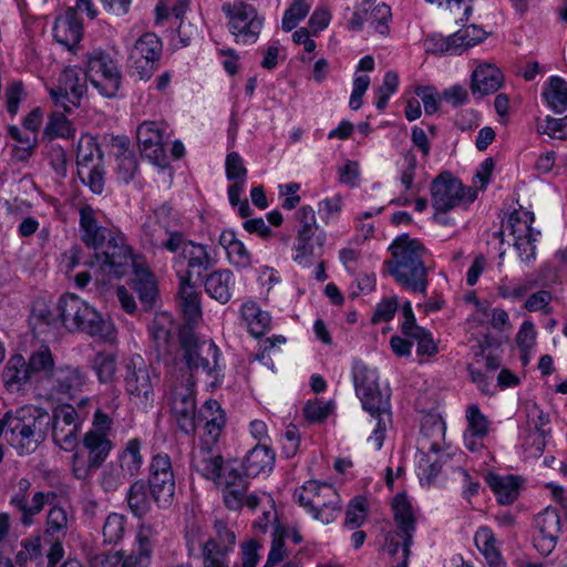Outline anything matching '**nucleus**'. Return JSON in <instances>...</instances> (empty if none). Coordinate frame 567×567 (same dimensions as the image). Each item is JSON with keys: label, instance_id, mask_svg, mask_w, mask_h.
<instances>
[{"label": "nucleus", "instance_id": "f257e3e1", "mask_svg": "<svg viewBox=\"0 0 567 567\" xmlns=\"http://www.w3.org/2000/svg\"><path fill=\"white\" fill-rule=\"evenodd\" d=\"M79 225L81 240L93 249L101 272L107 279L121 278L133 267L132 288L137 292L142 303L152 306L157 292L154 277L134 259L124 235L100 226L95 210L89 205L80 208Z\"/></svg>", "mask_w": 567, "mask_h": 567}, {"label": "nucleus", "instance_id": "f03ea898", "mask_svg": "<svg viewBox=\"0 0 567 567\" xmlns=\"http://www.w3.org/2000/svg\"><path fill=\"white\" fill-rule=\"evenodd\" d=\"M391 259L384 261L390 276L405 290L426 295L431 270L425 264L427 250L409 234L398 236L389 247Z\"/></svg>", "mask_w": 567, "mask_h": 567}, {"label": "nucleus", "instance_id": "7ed1b4c3", "mask_svg": "<svg viewBox=\"0 0 567 567\" xmlns=\"http://www.w3.org/2000/svg\"><path fill=\"white\" fill-rule=\"evenodd\" d=\"M351 372L355 394L360 399L363 410L377 420L370 440L380 450L383 445L384 433L392 419L390 390L380 389L378 370L368 367L361 360L353 361Z\"/></svg>", "mask_w": 567, "mask_h": 567}, {"label": "nucleus", "instance_id": "20e7f679", "mask_svg": "<svg viewBox=\"0 0 567 567\" xmlns=\"http://www.w3.org/2000/svg\"><path fill=\"white\" fill-rule=\"evenodd\" d=\"M49 424V412L24 405L4 413V439L19 455H29L45 440Z\"/></svg>", "mask_w": 567, "mask_h": 567}, {"label": "nucleus", "instance_id": "39448f33", "mask_svg": "<svg viewBox=\"0 0 567 567\" xmlns=\"http://www.w3.org/2000/svg\"><path fill=\"white\" fill-rule=\"evenodd\" d=\"M392 512L396 528L385 534L382 550L388 556L390 567H408L416 518L405 494L394 496Z\"/></svg>", "mask_w": 567, "mask_h": 567}, {"label": "nucleus", "instance_id": "423d86ee", "mask_svg": "<svg viewBox=\"0 0 567 567\" xmlns=\"http://www.w3.org/2000/svg\"><path fill=\"white\" fill-rule=\"evenodd\" d=\"M58 310L63 327L69 331H82L107 342L116 338L113 322L74 293L62 296Z\"/></svg>", "mask_w": 567, "mask_h": 567}, {"label": "nucleus", "instance_id": "0eeeda50", "mask_svg": "<svg viewBox=\"0 0 567 567\" xmlns=\"http://www.w3.org/2000/svg\"><path fill=\"white\" fill-rule=\"evenodd\" d=\"M167 234L168 238L163 240L159 247L169 252H178L174 258L178 279L181 276H187V280H192L193 276L202 277L216 264L208 246L186 239L181 231H167Z\"/></svg>", "mask_w": 567, "mask_h": 567}, {"label": "nucleus", "instance_id": "6e6552de", "mask_svg": "<svg viewBox=\"0 0 567 567\" xmlns=\"http://www.w3.org/2000/svg\"><path fill=\"white\" fill-rule=\"evenodd\" d=\"M179 342L187 368L192 372H203L212 378V385H220L225 364L221 362V352L214 341L198 340L192 331H184L179 336Z\"/></svg>", "mask_w": 567, "mask_h": 567}, {"label": "nucleus", "instance_id": "1a4fd4ad", "mask_svg": "<svg viewBox=\"0 0 567 567\" xmlns=\"http://www.w3.org/2000/svg\"><path fill=\"white\" fill-rule=\"evenodd\" d=\"M296 218L299 227L293 245L292 260L299 266L308 268L313 264L316 257L321 256L327 234L318 225L315 210L310 205L301 206L296 213Z\"/></svg>", "mask_w": 567, "mask_h": 567}, {"label": "nucleus", "instance_id": "9d476101", "mask_svg": "<svg viewBox=\"0 0 567 567\" xmlns=\"http://www.w3.org/2000/svg\"><path fill=\"white\" fill-rule=\"evenodd\" d=\"M158 377L152 372L140 354L132 355L125 364L124 386L130 400L140 409L153 406L154 384Z\"/></svg>", "mask_w": 567, "mask_h": 567}, {"label": "nucleus", "instance_id": "9b49d317", "mask_svg": "<svg viewBox=\"0 0 567 567\" xmlns=\"http://www.w3.org/2000/svg\"><path fill=\"white\" fill-rule=\"evenodd\" d=\"M83 73L100 95L114 97L117 94L122 74L109 53L100 50L89 53Z\"/></svg>", "mask_w": 567, "mask_h": 567}, {"label": "nucleus", "instance_id": "f8f14e48", "mask_svg": "<svg viewBox=\"0 0 567 567\" xmlns=\"http://www.w3.org/2000/svg\"><path fill=\"white\" fill-rule=\"evenodd\" d=\"M221 11L228 19L229 30L237 43L252 44L258 40L264 18L258 16L255 7L235 0L233 3H224Z\"/></svg>", "mask_w": 567, "mask_h": 567}, {"label": "nucleus", "instance_id": "ddd939ff", "mask_svg": "<svg viewBox=\"0 0 567 567\" xmlns=\"http://www.w3.org/2000/svg\"><path fill=\"white\" fill-rule=\"evenodd\" d=\"M163 43L154 32L142 34L131 48L127 66L133 76L148 81L158 68Z\"/></svg>", "mask_w": 567, "mask_h": 567}, {"label": "nucleus", "instance_id": "4468645a", "mask_svg": "<svg viewBox=\"0 0 567 567\" xmlns=\"http://www.w3.org/2000/svg\"><path fill=\"white\" fill-rule=\"evenodd\" d=\"M53 443L65 452H72L79 444V433L83 425V415L74 412L69 403L59 404L49 413Z\"/></svg>", "mask_w": 567, "mask_h": 567}, {"label": "nucleus", "instance_id": "2eb2a0df", "mask_svg": "<svg viewBox=\"0 0 567 567\" xmlns=\"http://www.w3.org/2000/svg\"><path fill=\"white\" fill-rule=\"evenodd\" d=\"M194 388L195 383L189 377L185 382L175 383L168 395L171 413L178 429L186 435H193L197 426Z\"/></svg>", "mask_w": 567, "mask_h": 567}, {"label": "nucleus", "instance_id": "dca6fc26", "mask_svg": "<svg viewBox=\"0 0 567 567\" xmlns=\"http://www.w3.org/2000/svg\"><path fill=\"white\" fill-rule=\"evenodd\" d=\"M86 82L89 81L81 69L65 68L58 79V84L49 90L54 106L72 113L80 106L81 100L86 93Z\"/></svg>", "mask_w": 567, "mask_h": 567}, {"label": "nucleus", "instance_id": "f3484780", "mask_svg": "<svg viewBox=\"0 0 567 567\" xmlns=\"http://www.w3.org/2000/svg\"><path fill=\"white\" fill-rule=\"evenodd\" d=\"M146 484L150 487L153 501L159 508H167L172 505L175 494V477L168 454L157 453L153 455Z\"/></svg>", "mask_w": 567, "mask_h": 567}, {"label": "nucleus", "instance_id": "a211bd4d", "mask_svg": "<svg viewBox=\"0 0 567 567\" xmlns=\"http://www.w3.org/2000/svg\"><path fill=\"white\" fill-rule=\"evenodd\" d=\"M90 384V377L86 370L80 365H59L53 374L47 379L49 398L58 400H73L83 392Z\"/></svg>", "mask_w": 567, "mask_h": 567}, {"label": "nucleus", "instance_id": "6ab92c4d", "mask_svg": "<svg viewBox=\"0 0 567 567\" xmlns=\"http://www.w3.org/2000/svg\"><path fill=\"white\" fill-rule=\"evenodd\" d=\"M534 221V213L524 209H515L507 219L514 247L519 259L525 264H530L536 258V241L540 231L533 228Z\"/></svg>", "mask_w": 567, "mask_h": 567}, {"label": "nucleus", "instance_id": "aec40b11", "mask_svg": "<svg viewBox=\"0 0 567 567\" xmlns=\"http://www.w3.org/2000/svg\"><path fill=\"white\" fill-rule=\"evenodd\" d=\"M474 194L465 198L462 183L449 172L441 173L431 183V200L436 212L446 213L462 203L474 202Z\"/></svg>", "mask_w": 567, "mask_h": 567}, {"label": "nucleus", "instance_id": "412c9836", "mask_svg": "<svg viewBox=\"0 0 567 567\" xmlns=\"http://www.w3.org/2000/svg\"><path fill=\"white\" fill-rule=\"evenodd\" d=\"M215 485L223 493L225 506L230 511H239L244 506V495L249 487V476L241 474L234 463L227 462L215 480Z\"/></svg>", "mask_w": 567, "mask_h": 567}, {"label": "nucleus", "instance_id": "4be33fe9", "mask_svg": "<svg viewBox=\"0 0 567 567\" xmlns=\"http://www.w3.org/2000/svg\"><path fill=\"white\" fill-rule=\"evenodd\" d=\"M534 526V547L540 555L548 556L555 549L561 533L560 515L556 508L547 506L535 516Z\"/></svg>", "mask_w": 567, "mask_h": 567}, {"label": "nucleus", "instance_id": "5701e85b", "mask_svg": "<svg viewBox=\"0 0 567 567\" xmlns=\"http://www.w3.org/2000/svg\"><path fill=\"white\" fill-rule=\"evenodd\" d=\"M165 124L145 121L137 127V141L141 153L158 167H166L168 159L163 142Z\"/></svg>", "mask_w": 567, "mask_h": 567}, {"label": "nucleus", "instance_id": "b1692460", "mask_svg": "<svg viewBox=\"0 0 567 567\" xmlns=\"http://www.w3.org/2000/svg\"><path fill=\"white\" fill-rule=\"evenodd\" d=\"M150 536V528H141L136 536V547L131 553L121 550L105 556L102 560V567H150L153 553Z\"/></svg>", "mask_w": 567, "mask_h": 567}, {"label": "nucleus", "instance_id": "393cba45", "mask_svg": "<svg viewBox=\"0 0 567 567\" xmlns=\"http://www.w3.org/2000/svg\"><path fill=\"white\" fill-rule=\"evenodd\" d=\"M58 498L54 492H35L31 499L29 495H12L10 505L20 514V522L23 526L29 527L34 524V517L39 515L45 505H52Z\"/></svg>", "mask_w": 567, "mask_h": 567}, {"label": "nucleus", "instance_id": "a878e982", "mask_svg": "<svg viewBox=\"0 0 567 567\" xmlns=\"http://www.w3.org/2000/svg\"><path fill=\"white\" fill-rule=\"evenodd\" d=\"M53 37L69 50H72L82 39L83 24L75 9H66L55 18Z\"/></svg>", "mask_w": 567, "mask_h": 567}, {"label": "nucleus", "instance_id": "bb28decb", "mask_svg": "<svg viewBox=\"0 0 567 567\" xmlns=\"http://www.w3.org/2000/svg\"><path fill=\"white\" fill-rule=\"evenodd\" d=\"M341 509L342 504L340 495L331 484H324L323 489H320L317 499L307 513H309L313 519L328 525L338 518Z\"/></svg>", "mask_w": 567, "mask_h": 567}, {"label": "nucleus", "instance_id": "cd10ccee", "mask_svg": "<svg viewBox=\"0 0 567 567\" xmlns=\"http://www.w3.org/2000/svg\"><path fill=\"white\" fill-rule=\"evenodd\" d=\"M224 465L223 456L212 446L198 445L193 451L192 470L205 480L215 482Z\"/></svg>", "mask_w": 567, "mask_h": 567}, {"label": "nucleus", "instance_id": "c85d7f7f", "mask_svg": "<svg viewBox=\"0 0 567 567\" xmlns=\"http://www.w3.org/2000/svg\"><path fill=\"white\" fill-rule=\"evenodd\" d=\"M178 305L188 323H195L202 318L200 295L187 276H181L178 291Z\"/></svg>", "mask_w": 567, "mask_h": 567}, {"label": "nucleus", "instance_id": "c756f323", "mask_svg": "<svg viewBox=\"0 0 567 567\" xmlns=\"http://www.w3.org/2000/svg\"><path fill=\"white\" fill-rule=\"evenodd\" d=\"M503 83L501 70L493 64L478 65L472 73L471 91L480 96L495 93Z\"/></svg>", "mask_w": 567, "mask_h": 567}, {"label": "nucleus", "instance_id": "7c9ffc66", "mask_svg": "<svg viewBox=\"0 0 567 567\" xmlns=\"http://www.w3.org/2000/svg\"><path fill=\"white\" fill-rule=\"evenodd\" d=\"M31 379L32 375L27 359L22 354L11 355L2 371V381L6 389L9 392H19Z\"/></svg>", "mask_w": 567, "mask_h": 567}, {"label": "nucleus", "instance_id": "2f4dec72", "mask_svg": "<svg viewBox=\"0 0 567 567\" xmlns=\"http://www.w3.org/2000/svg\"><path fill=\"white\" fill-rule=\"evenodd\" d=\"M485 482L501 505H511L518 498L522 483L518 476L488 473L485 476Z\"/></svg>", "mask_w": 567, "mask_h": 567}, {"label": "nucleus", "instance_id": "473e14b6", "mask_svg": "<svg viewBox=\"0 0 567 567\" xmlns=\"http://www.w3.org/2000/svg\"><path fill=\"white\" fill-rule=\"evenodd\" d=\"M275 464V453L267 445L257 444L249 450L243 460V468L246 476L256 477L268 473Z\"/></svg>", "mask_w": 567, "mask_h": 567}, {"label": "nucleus", "instance_id": "72a5a7b5", "mask_svg": "<svg viewBox=\"0 0 567 567\" xmlns=\"http://www.w3.org/2000/svg\"><path fill=\"white\" fill-rule=\"evenodd\" d=\"M81 443L87 453L91 466L99 468L106 461L114 446L110 436L95 432H85Z\"/></svg>", "mask_w": 567, "mask_h": 567}, {"label": "nucleus", "instance_id": "f704fd0d", "mask_svg": "<svg viewBox=\"0 0 567 567\" xmlns=\"http://www.w3.org/2000/svg\"><path fill=\"white\" fill-rule=\"evenodd\" d=\"M219 244L226 250L228 261L236 268L246 269L251 266V254L245 244L236 237L235 231L224 230Z\"/></svg>", "mask_w": 567, "mask_h": 567}, {"label": "nucleus", "instance_id": "c9c22d12", "mask_svg": "<svg viewBox=\"0 0 567 567\" xmlns=\"http://www.w3.org/2000/svg\"><path fill=\"white\" fill-rule=\"evenodd\" d=\"M233 286L234 275L228 269L215 270L204 281L207 295L223 305L230 300Z\"/></svg>", "mask_w": 567, "mask_h": 567}, {"label": "nucleus", "instance_id": "e433bc0d", "mask_svg": "<svg viewBox=\"0 0 567 567\" xmlns=\"http://www.w3.org/2000/svg\"><path fill=\"white\" fill-rule=\"evenodd\" d=\"M240 316L249 333L254 337L265 334L270 328V316L255 301H247L240 308Z\"/></svg>", "mask_w": 567, "mask_h": 567}, {"label": "nucleus", "instance_id": "4c0bfd02", "mask_svg": "<svg viewBox=\"0 0 567 567\" xmlns=\"http://www.w3.org/2000/svg\"><path fill=\"white\" fill-rule=\"evenodd\" d=\"M141 449L142 441L138 437H134L126 442L117 456L118 467L128 478L138 475L141 472L144 462Z\"/></svg>", "mask_w": 567, "mask_h": 567}, {"label": "nucleus", "instance_id": "58836bf2", "mask_svg": "<svg viewBox=\"0 0 567 567\" xmlns=\"http://www.w3.org/2000/svg\"><path fill=\"white\" fill-rule=\"evenodd\" d=\"M152 495L150 487L144 480H136L126 494L127 505L135 517L142 518L152 508Z\"/></svg>", "mask_w": 567, "mask_h": 567}, {"label": "nucleus", "instance_id": "ea45409f", "mask_svg": "<svg viewBox=\"0 0 567 567\" xmlns=\"http://www.w3.org/2000/svg\"><path fill=\"white\" fill-rule=\"evenodd\" d=\"M27 363L32 378L40 377L45 384L47 379L52 375L53 371L58 368L55 367L53 354L47 346H42L33 351L27 360Z\"/></svg>", "mask_w": 567, "mask_h": 567}, {"label": "nucleus", "instance_id": "a19ab883", "mask_svg": "<svg viewBox=\"0 0 567 567\" xmlns=\"http://www.w3.org/2000/svg\"><path fill=\"white\" fill-rule=\"evenodd\" d=\"M78 175L83 179L85 169L103 165V154L99 145L91 138L80 141L76 154Z\"/></svg>", "mask_w": 567, "mask_h": 567}, {"label": "nucleus", "instance_id": "79ce46f5", "mask_svg": "<svg viewBox=\"0 0 567 567\" xmlns=\"http://www.w3.org/2000/svg\"><path fill=\"white\" fill-rule=\"evenodd\" d=\"M543 97L555 113H564L567 110V82L559 76H551L543 91Z\"/></svg>", "mask_w": 567, "mask_h": 567}, {"label": "nucleus", "instance_id": "37998d69", "mask_svg": "<svg viewBox=\"0 0 567 567\" xmlns=\"http://www.w3.org/2000/svg\"><path fill=\"white\" fill-rule=\"evenodd\" d=\"M91 369L100 383H111L115 380L117 357L114 352L99 351L91 360Z\"/></svg>", "mask_w": 567, "mask_h": 567}, {"label": "nucleus", "instance_id": "c03bdc74", "mask_svg": "<svg viewBox=\"0 0 567 567\" xmlns=\"http://www.w3.org/2000/svg\"><path fill=\"white\" fill-rule=\"evenodd\" d=\"M474 543L487 565L504 560L501 550L496 546L495 535L489 527L481 526L475 533Z\"/></svg>", "mask_w": 567, "mask_h": 567}, {"label": "nucleus", "instance_id": "a18cd8bd", "mask_svg": "<svg viewBox=\"0 0 567 567\" xmlns=\"http://www.w3.org/2000/svg\"><path fill=\"white\" fill-rule=\"evenodd\" d=\"M68 112L63 111L61 107H55V110L50 114L49 121L44 128V134L49 138H71L73 137L75 130L68 118Z\"/></svg>", "mask_w": 567, "mask_h": 567}, {"label": "nucleus", "instance_id": "49530a36", "mask_svg": "<svg viewBox=\"0 0 567 567\" xmlns=\"http://www.w3.org/2000/svg\"><path fill=\"white\" fill-rule=\"evenodd\" d=\"M50 509L47 515V528L45 535L61 539L64 537L69 529V516L65 508L55 505H50Z\"/></svg>", "mask_w": 567, "mask_h": 567}, {"label": "nucleus", "instance_id": "de8ad7c7", "mask_svg": "<svg viewBox=\"0 0 567 567\" xmlns=\"http://www.w3.org/2000/svg\"><path fill=\"white\" fill-rule=\"evenodd\" d=\"M122 152L116 156L117 177L124 183H130L138 171L137 158L135 154L125 147V143L121 142Z\"/></svg>", "mask_w": 567, "mask_h": 567}, {"label": "nucleus", "instance_id": "09e8293b", "mask_svg": "<svg viewBox=\"0 0 567 567\" xmlns=\"http://www.w3.org/2000/svg\"><path fill=\"white\" fill-rule=\"evenodd\" d=\"M125 516L111 513L104 522L102 528L103 542L105 544H117L124 536L125 533Z\"/></svg>", "mask_w": 567, "mask_h": 567}, {"label": "nucleus", "instance_id": "8fccbe9b", "mask_svg": "<svg viewBox=\"0 0 567 567\" xmlns=\"http://www.w3.org/2000/svg\"><path fill=\"white\" fill-rule=\"evenodd\" d=\"M368 508L364 497H354L347 507L344 527L352 530L362 526L367 519Z\"/></svg>", "mask_w": 567, "mask_h": 567}, {"label": "nucleus", "instance_id": "3c124183", "mask_svg": "<svg viewBox=\"0 0 567 567\" xmlns=\"http://www.w3.org/2000/svg\"><path fill=\"white\" fill-rule=\"evenodd\" d=\"M310 8V3L306 0H293L284 13L281 21L282 30L286 32L293 30L307 17Z\"/></svg>", "mask_w": 567, "mask_h": 567}, {"label": "nucleus", "instance_id": "603ef678", "mask_svg": "<svg viewBox=\"0 0 567 567\" xmlns=\"http://www.w3.org/2000/svg\"><path fill=\"white\" fill-rule=\"evenodd\" d=\"M214 527L216 530V538L209 537L206 542H213L220 554L228 556L236 544L235 533L223 520H216Z\"/></svg>", "mask_w": 567, "mask_h": 567}, {"label": "nucleus", "instance_id": "864d4df0", "mask_svg": "<svg viewBox=\"0 0 567 567\" xmlns=\"http://www.w3.org/2000/svg\"><path fill=\"white\" fill-rule=\"evenodd\" d=\"M467 429L465 432L474 433L476 436H486L489 431V422L482 413L477 404H470L466 409Z\"/></svg>", "mask_w": 567, "mask_h": 567}, {"label": "nucleus", "instance_id": "5fc2aeb1", "mask_svg": "<svg viewBox=\"0 0 567 567\" xmlns=\"http://www.w3.org/2000/svg\"><path fill=\"white\" fill-rule=\"evenodd\" d=\"M225 169L227 179L233 184L246 185L248 172L243 157L237 152L227 155Z\"/></svg>", "mask_w": 567, "mask_h": 567}, {"label": "nucleus", "instance_id": "6e6d98bb", "mask_svg": "<svg viewBox=\"0 0 567 567\" xmlns=\"http://www.w3.org/2000/svg\"><path fill=\"white\" fill-rule=\"evenodd\" d=\"M405 337L416 342V352L419 355L432 357L437 353V346L431 332L423 327L414 328V331L408 332Z\"/></svg>", "mask_w": 567, "mask_h": 567}, {"label": "nucleus", "instance_id": "4d7b16f0", "mask_svg": "<svg viewBox=\"0 0 567 567\" xmlns=\"http://www.w3.org/2000/svg\"><path fill=\"white\" fill-rule=\"evenodd\" d=\"M126 477L127 476L118 467V465L110 463L101 472L100 486L104 492L112 493L118 489Z\"/></svg>", "mask_w": 567, "mask_h": 567}, {"label": "nucleus", "instance_id": "13d9d810", "mask_svg": "<svg viewBox=\"0 0 567 567\" xmlns=\"http://www.w3.org/2000/svg\"><path fill=\"white\" fill-rule=\"evenodd\" d=\"M324 484L318 481H308L295 491L293 497L308 512L317 499L320 489H323Z\"/></svg>", "mask_w": 567, "mask_h": 567}, {"label": "nucleus", "instance_id": "bf43d9fd", "mask_svg": "<svg viewBox=\"0 0 567 567\" xmlns=\"http://www.w3.org/2000/svg\"><path fill=\"white\" fill-rule=\"evenodd\" d=\"M536 281L524 280L515 284H506L502 281L497 287V295L501 298L509 299L512 301L520 300L534 286Z\"/></svg>", "mask_w": 567, "mask_h": 567}, {"label": "nucleus", "instance_id": "052dcab7", "mask_svg": "<svg viewBox=\"0 0 567 567\" xmlns=\"http://www.w3.org/2000/svg\"><path fill=\"white\" fill-rule=\"evenodd\" d=\"M537 131L554 138H567V115L560 118L546 116L543 123L537 125Z\"/></svg>", "mask_w": 567, "mask_h": 567}, {"label": "nucleus", "instance_id": "680f3d73", "mask_svg": "<svg viewBox=\"0 0 567 567\" xmlns=\"http://www.w3.org/2000/svg\"><path fill=\"white\" fill-rule=\"evenodd\" d=\"M4 97L7 112L14 116L19 111L21 101L25 97L23 83L21 81L9 83L4 91Z\"/></svg>", "mask_w": 567, "mask_h": 567}, {"label": "nucleus", "instance_id": "e2e57ef3", "mask_svg": "<svg viewBox=\"0 0 567 567\" xmlns=\"http://www.w3.org/2000/svg\"><path fill=\"white\" fill-rule=\"evenodd\" d=\"M225 426V415L217 414V417H210L205 421L204 435L200 439L199 445L212 446L218 441L220 433Z\"/></svg>", "mask_w": 567, "mask_h": 567}, {"label": "nucleus", "instance_id": "0e129e2a", "mask_svg": "<svg viewBox=\"0 0 567 567\" xmlns=\"http://www.w3.org/2000/svg\"><path fill=\"white\" fill-rule=\"evenodd\" d=\"M467 372L471 381L477 386L483 394H493V378L482 369L481 364L470 363L467 365Z\"/></svg>", "mask_w": 567, "mask_h": 567}, {"label": "nucleus", "instance_id": "69168bd1", "mask_svg": "<svg viewBox=\"0 0 567 567\" xmlns=\"http://www.w3.org/2000/svg\"><path fill=\"white\" fill-rule=\"evenodd\" d=\"M403 163L400 167V182L405 190L412 189L417 167V159L412 151H406L403 156Z\"/></svg>", "mask_w": 567, "mask_h": 567}, {"label": "nucleus", "instance_id": "338daca9", "mask_svg": "<svg viewBox=\"0 0 567 567\" xmlns=\"http://www.w3.org/2000/svg\"><path fill=\"white\" fill-rule=\"evenodd\" d=\"M551 298L550 291L539 290L527 298L524 308L529 312L543 311L545 315H549L553 311L549 306Z\"/></svg>", "mask_w": 567, "mask_h": 567}, {"label": "nucleus", "instance_id": "774afa93", "mask_svg": "<svg viewBox=\"0 0 567 567\" xmlns=\"http://www.w3.org/2000/svg\"><path fill=\"white\" fill-rule=\"evenodd\" d=\"M203 567H228L227 555L220 554L213 542L202 545Z\"/></svg>", "mask_w": 567, "mask_h": 567}]
</instances>
